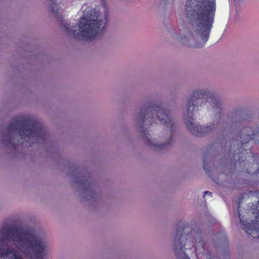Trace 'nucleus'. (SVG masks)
Listing matches in <instances>:
<instances>
[{
	"label": "nucleus",
	"instance_id": "1",
	"mask_svg": "<svg viewBox=\"0 0 259 259\" xmlns=\"http://www.w3.org/2000/svg\"><path fill=\"white\" fill-rule=\"evenodd\" d=\"M18 137L21 145L29 146L36 143L43 142L47 139L48 133L42 124L35 119L22 116L16 117L7 127V134L3 143L15 149L19 143H15L13 139Z\"/></svg>",
	"mask_w": 259,
	"mask_h": 259
},
{
	"label": "nucleus",
	"instance_id": "2",
	"mask_svg": "<svg viewBox=\"0 0 259 259\" xmlns=\"http://www.w3.org/2000/svg\"><path fill=\"white\" fill-rule=\"evenodd\" d=\"M11 239L19 243L17 249L32 259H45L46 255V241L38 237L32 230H26L20 227L9 228L3 226L0 229V241Z\"/></svg>",
	"mask_w": 259,
	"mask_h": 259
},
{
	"label": "nucleus",
	"instance_id": "3",
	"mask_svg": "<svg viewBox=\"0 0 259 259\" xmlns=\"http://www.w3.org/2000/svg\"><path fill=\"white\" fill-rule=\"evenodd\" d=\"M51 3V10L55 13V17L60 23L62 29L76 39L84 40L94 39L100 35L107 24V14L104 15L103 20L100 19L99 12L93 9L84 13L80 18L78 24L80 32L77 30L72 31L62 16L58 15V11L60 9V7L55 3Z\"/></svg>",
	"mask_w": 259,
	"mask_h": 259
},
{
	"label": "nucleus",
	"instance_id": "4",
	"mask_svg": "<svg viewBox=\"0 0 259 259\" xmlns=\"http://www.w3.org/2000/svg\"><path fill=\"white\" fill-rule=\"evenodd\" d=\"M237 145V149L233 153V159L235 160L236 165L237 163L242 164L246 159V154L250 151L253 145L259 144V130L253 129L250 127H244L241 129L240 132L236 136V138L232 142ZM253 162L248 164L245 171L255 177L259 181V157L256 154L252 156Z\"/></svg>",
	"mask_w": 259,
	"mask_h": 259
},
{
	"label": "nucleus",
	"instance_id": "5",
	"mask_svg": "<svg viewBox=\"0 0 259 259\" xmlns=\"http://www.w3.org/2000/svg\"><path fill=\"white\" fill-rule=\"evenodd\" d=\"M215 10V0H188L186 11L190 22L196 24L202 39L209 35Z\"/></svg>",
	"mask_w": 259,
	"mask_h": 259
},
{
	"label": "nucleus",
	"instance_id": "6",
	"mask_svg": "<svg viewBox=\"0 0 259 259\" xmlns=\"http://www.w3.org/2000/svg\"><path fill=\"white\" fill-rule=\"evenodd\" d=\"M206 102L212 104L213 109H215L217 114H219V117L220 118L221 104L217 95L205 91H196L194 92L193 95L188 100L187 118L185 120V124L187 128L196 136H201L204 134L215 131L216 128L214 124L209 126H201L199 124L194 123V119L193 116L195 106H197L198 104L201 106L202 104ZM217 116L218 114L216 115Z\"/></svg>",
	"mask_w": 259,
	"mask_h": 259
},
{
	"label": "nucleus",
	"instance_id": "7",
	"mask_svg": "<svg viewBox=\"0 0 259 259\" xmlns=\"http://www.w3.org/2000/svg\"><path fill=\"white\" fill-rule=\"evenodd\" d=\"M200 234L197 231L184 223H178L176 226V232L174 240V249L177 259H190L184 251L188 248L193 250L196 254L198 249L195 245L196 238L199 239Z\"/></svg>",
	"mask_w": 259,
	"mask_h": 259
},
{
	"label": "nucleus",
	"instance_id": "8",
	"mask_svg": "<svg viewBox=\"0 0 259 259\" xmlns=\"http://www.w3.org/2000/svg\"><path fill=\"white\" fill-rule=\"evenodd\" d=\"M249 197H255L257 202L248 205L250 208L247 209L246 214L243 216L240 213V204L244 199V194H242L238 201L237 208L240 222L242 226V229L253 238H259V191L250 192Z\"/></svg>",
	"mask_w": 259,
	"mask_h": 259
},
{
	"label": "nucleus",
	"instance_id": "9",
	"mask_svg": "<svg viewBox=\"0 0 259 259\" xmlns=\"http://www.w3.org/2000/svg\"><path fill=\"white\" fill-rule=\"evenodd\" d=\"M150 110L151 112H156L157 116L159 119L160 122L166 125L169 130V134L170 137L167 143L163 144L157 145L155 144L151 139L148 138L146 134V130L142 129V133L143 138L146 140V144L149 146H154L157 147L160 149H162L165 147L169 145L173 141V132L175 130V123L172 119L170 117V111L169 109L159 104H154L148 108V110Z\"/></svg>",
	"mask_w": 259,
	"mask_h": 259
},
{
	"label": "nucleus",
	"instance_id": "10",
	"mask_svg": "<svg viewBox=\"0 0 259 259\" xmlns=\"http://www.w3.org/2000/svg\"><path fill=\"white\" fill-rule=\"evenodd\" d=\"M0 259H23L19 251L9 248L2 249L0 247Z\"/></svg>",
	"mask_w": 259,
	"mask_h": 259
},
{
	"label": "nucleus",
	"instance_id": "11",
	"mask_svg": "<svg viewBox=\"0 0 259 259\" xmlns=\"http://www.w3.org/2000/svg\"><path fill=\"white\" fill-rule=\"evenodd\" d=\"M148 113L147 112V111L146 110L145 112L144 113H141L139 115V120H140V123L142 124H144V122L145 121V119H146V120H148L149 122H150V125H151L152 123L151 122L153 120V115L151 117H149L148 118H146L147 115H148Z\"/></svg>",
	"mask_w": 259,
	"mask_h": 259
},
{
	"label": "nucleus",
	"instance_id": "12",
	"mask_svg": "<svg viewBox=\"0 0 259 259\" xmlns=\"http://www.w3.org/2000/svg\"><path fill=\"white\" fill-rule=\"evenodd\" d=\"M203 167L204 169L207 172H209L208 168V167L207 166V162H206V161H205V159L203 160Z\"/></svg>",
	"mask_w": 259,
	"mask_h": 259
},
{
	"label": "nucleus",
	"instance_id": "13",
	"mask_svg": "<svg viewBox=\"0 0 259 259\" xmlns=\"http://www.w3.org/2000/svg\"><path fill=\"white\" fill-rule=\"evenodd\" d=\"M206 194H208V195H209L211 197L212 196V193L209 192V191H206L205 192H204V196H203V197H205Z\"/></svg>",
	"mask_w": 259,
	"mask_h": 259
},
{
	"label": "nucleus",
	"instance_id": "14",
	"mask_svg": "<svg viewBox=\"0 0 259 259\" xmlns=\"http://www.w3.org/2000/svg\"><path fill=\"white\" fill-rule=\"evenodd\" d=\"M77 182L80 184L81 185H84L85 184L83 181L81 180L79 181H77Z\"/></svg>",
	"mask_w": 259,
	"mask_h": 259
},
{
	"label": "nucleus",
	"instance_id": "15",
	"mask_svg": "<svg viewBox=\"0 0 259 259\" xmlns=\"http://www.w3.org/2000/svg\"><path fill=\"white\" fill-rule=\"evenodd\" d=\"M202 251H201V250H199L200 251H201V252H203V251H204V247H203V246H202Z\"/></svg>",
	"mask_w": 259,
	"mask_h": 259
},
{
	"label": "nucleus",
	"instance_id": "16",
	"mask_svg": "<svg viewBox=\"0 0 259 259\" xmlns=\"http://www.w3.org/2000/svg\"><path fill=\"white\" fill-rule=\"evenodd\" d=\"M199 243L203 245V243L201 242L200 241H199Z\"/></svg>",
	"mask_w": 259,
	"mask_h": 259
},
{
	"label": "nucleus",
	"instance_id": "17",
	"mask_svg": "<svg viewBox=\"0 0 259 259\" xmlns=\"http://www.w3.org/2000/svg\"><path fill=\"white\" fill-rule=\"evenodd\" d=\"M246 163H245V164L243 165V166H246Z\"/></svg>",
	"mask_w": 259,
	"mask_h": 259
}]
</instances>
